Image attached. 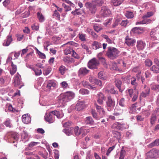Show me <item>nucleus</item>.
<instances>
[{"mask_svg": "<svg viewBox=\"0 0 159 159\" xmlns=\"http://www.w3.org/2000/svg\"><path fill=\"white\" fill-rule=\"evenodd\" d=\"M119 51L116 48L109 47L106 53L107 57L113 60L117 58L119 53Z\"/></svg>", "mask_w": 159, "mask_h": 159, "instance_id": "1", "label": "nucleus"}, {"mask_svg": "<svg viewBox=\"0 0 159 159\" xmlns=\"http://www.w3.org/2000/svg\"><path fill=\"white\" fill-rule=\"evenodd\" d=\"M106 103L107 110L108 111H111L113 109L115 106V102L111 96H109L107 97Z\"/></svg>", "mask_w": 159, "mask_h": 159, "instance_id": "2", "label": "nucleus"}, {"mask_svg": "<svg viewBox=\"0 0 159 159\" xmlns=\"http://www.w3.org/2000/svg\"><path fill=\"white\" fill-rule=\"evenodd\" d=\"M126 92L128 96L132 98L131 101L132 102H135L137 99L138 92L136 90H134L132 89H128L126 90Z\"/></svg>", "mask_w": 159, "mask_h": 159, "instance_id": "3", "label": "nucleus"}, {"mask_svg": "<svg viewBox=\"0 0 159 159\" xmlns=\"http://www.w3.org/2000/svg\"><path fill=\"white\" fill-rule=\"evenodd\" d=\"M99 65V61L96 58H93L89 61L88 66L90 69H97Z\"/></svg>", "mask_w": 159, "mask_h": 159, "instance_id": "4", "label": "nucleus"}, {"mask_svg": "<svg viewBox=\"0 0 159 159\" xmlns=\"http://www.w3.org/2000/svg\"><path fill=\"white\" fill-rule=\"evenodd\" d=\"M148 157L151 158H157L159 157V150L156 148H153L146 153Z\"/></svg>", "mask_w": 159, "mask_h": 159, "instance_id": "5", "label": "nucleus"}, {"mask_svg": "<svg viewBox=\"0 0 159 159\" xmlns=\"http://www.w3.org/2000/svg\"><path fill=\"white\" fill-rule=\"evenodd\" d=\"M100 14L101 16L104 17L108 16L111 14V11L108 7L103 6L101 8Z\"/></svg>", "mask_w": 159, "mask_h": 159, "instance_id": "6", "label": "nucleus"}, {"mask_svg": "<svg viewBox=\"0 0 159 159\" xmlns=\"http://www.w3.org/2000/svg\"><path fill=\"white\" fill-rule=\"evenodd\" d=\"M44 119L46 121L49 123H52L54 122L55 118L54 116L51 111L46 113L44 116Z\"/></svg>", "mask_w": 159, "mask_h": 159, "instance_id": "7", "label": "nucleus"}, {"mask_svg": "<svg viewBox=\"0 0 159 159\" xmlns=\"http://www.w3.org/2000/svg\"><path fill=\"white\" fill-rule=\"evenodd\" d=\"M67 99L63 94H61L59 97V100L58 102L59 106L60 107L64 106L66 102H69Z\"/></svg>", "mask_w": 159, "mask_h": 159, "instance_id": "8", "label": "nucleus"}, {"mask_svg": "<svg viewBox=\"0 0 159 159\" xmlns=\"http://www.w3.org/2000/svg\"><path fill=\"white\" fill-rule=\"evenodd\" d=\"M46 87L48 90L53 89L57 85L56 81L54 80H49L46 82Z\"/></svg>", "mask_w": 159, "mask_h": 159, "instance_id": "9", "label": "nucleus"}, {"mask_svg": "<svg viewBox=\"0 0 159 159\" xmlns=\"http://www.w3.org/2000/svg\"><path fill=\"white\" fill-rule=\"evenodd\" d=\"M85 6L87 8H88L89 11L92 14H94L95 12L96 9V7L92 3L89 2H87L85 4Z\"/></svg>", "mask_w": 159, "mask_h": 159, "instance_id": "10", "label": "nucleus"}, {"mask_svg": "<svg viewBox=\"0 0 159 159\" xmlns=\"http://www.w3.org/2000/svg\"><path fill=\"white\" fill-rule=\"evenodd\" d=\"M89 81L93 84H95L98 86L101 87L102 85V81L93 77H90L89 78Z\"/></svg>", "mask_w": 159, "mask_h": 159, "instance_id": "11", "label": "nucleus"}, {"mask_svg": "<svg viewBox=\"0 0 159 159\" xmlns=\"http://www.w3.org/2000/svg\"><path fill=\"white\" fill-rule=\"evenodd\" d=\"M19 56V52H12L9 55L7 60V62L8 63L12 59H15L18 58Z\"/></svg>", "mask_w": 159, "mask_h": 159, "instance_id": "12", "label": "nucleus"}, {"mask_svg": "<svg viewBox=\"0 0 159 159\" xmlns=\"http://www.w3.org/2000/svg\"><path fill=\"white\" fill-rule=\"evenodd\" d=\"M97 101L98 103L100 105L103 104V100L105 99V97L102 93H99L97 94Z\"/></svg>", "mask_w": 159, "mask_h": 159, "instance_id": "13", "label": "nucleus"}, {"mask_svg": "<svg viewBox=\"0 0 159 159\" xmlns=\"http://www.w3.org/2000/svg\"><path fill=\"white\" fill-rule=\"evenodd\" d=\"M9 135H10L11 138L14 140L13 141V143H15L14 146L16 147L17 145L16 141L19 139V135L16 133L14 132H11L9 134Z\"/></svg>", "mask_w": 159, "mask_h": 159, "instance_id": "14", "label": "nucleus"}, {"mask_svg": "<svg viewBox=\"0 0 159 159\" xmlns=\"http://www.w3.org/2000/svg\"><path fill=\"white\" fill-rule=\"evenodd\" d=\"M22 120L23 123L25 124H28L30 122L31 118L28 114H25L23 115L22 117Z\"/></svg>", "mask_w": 159, "mask_h": 159, "instance_id": "15", "label": "nucleus"}, {"mask_svg": "<svg viewBox=\"0 0 159 159\" xmlns=\"http://www.w3.org/2000/svg\"><path fill=\"white\" fill-rule=\"evenodd\" d=\"M63 94L65 97L68 100V101L73 98L75 96V93L71 91L67 92Z\"/></svg>", "mask_w": 159, "mask_h": 159, "instance_id": "16", "label": "nucleus"}, {"mask_svg": "<svg viewBox=\"0 0 159 159\" xmlns=\"http://www.w3.org/2000/svg\"><path fill=\"white\" fill-rule=\"evenodd\" d=\"M131 31L135 34H139L143 33L144 30L143 27H136L133 28Z\"/></svg>", "mask_w": 159, "mask_h": 159, "instance_id": "17", "label": "nucleus"}, {"mask_svg": "<svg viewBox=\"0 0 159 159\" xmlns=\"http://www.w3.org/2000/svg\"><path fill=\"white\" fill-rule=\"evenodd\" d=\"M135 40L130 38L129 36H126L125 38V43L129 46H133L135 43Z\"/></svg>", "mask_w": 159, "mask_h": 159, "instance_id": "18", "label": "nucleus"}, {"mask_svg": "<svg viewBox=\"0 0 159 159\" xmlns=\"http://www.w3.org/2000/svg\"><path fill=\"white\" fill-rule=\"evenodd\" d=\"M116 86L119 89V91L122 93L125 89V88L121 85L122 82L121 81L118 79L116 80L115 81Z\"/></svg>", "mask_w": 159, "mask_h": 159, "instance_id": "19", "label": "nucleus"}, {"mask_svg": "<svg viewBox=\"0 0 159 159\" xmlns=\"http://www.w3.org/2000/svg\"><path fill=\"white\" fill-rule=\"evenodd\" d=\"M146 44L143 41L138 40L137 42V47L139 50H143L145 48Z\"/></svg>", "mask_w": 159, "mask_h": 159, "instance_id": "20", "label": "nucleus"}, {"mask_svg": "<svg viewBox=\"0 0 159 159\" xmlns=\"http://www.w3.org/2000/svg\"><path fill=\"white\" fill-rule=\"evenodd\" d=\"M89 70L85 67H81L78 71V75L79 76H84L86 75L89 72Z\"/></svg>", "mask_w": 159, "mask_h": 159, "instance_id": "21", "label": "nucleus"}, {"mask_svg": "<svg viewBox=\"0 0 159 159\" xmlns=\"http://www.w3.org/2000/svg\"><path fill=\"white\" fill-rule=\"evenodd\" d=\"M123 112V110L120 109L119 112H115L113 115L114 116L116 120H119L122 118V114Z\"/></svg>", "mask_w": 159, "mask_h": 159, "instance_id": "22", "label": "nucleus"}, {"mask_svg": "<svg viewBox=\"0 0 159 159\" xmlns=\"http://www.w3.org/2000/svg\"><path fill=\"white\" fill-rule=\"evenodd\" d=\"M152 20L150 19H143L141 21H137L135 24L137 25H143L144 24H148L151 23Z\"/></svg>", "mask_w": 159, "mask_h": 159, "instance_id": "23", "label": "nucleus"}, {"mask_svg": "<svg viewBox=\"0 0 159 159\" xmlns=\"http://www.w3.org/2000/svg\"><path fill=\"white\" fill-rule=\"evenodd\" d=\"M12 40L11 36L8 35L6 39L4 40V42L3 43V45L4 46H8Z\"/></svg>", "mask_w": 159, "mask_h": 159, "instance_id": "24", "label": "nucleus"}, {"mask_svg": "<svg viewBox=\"0 0 159 159\" xmlns=\"http://www.w3.org/2000/svg\"><path fill=\"white\" fill-rule=\"evenodd\" d=\"M84 107V103L83 102H79L75 106V109L78 111L82 110Z\"/></svg>", "mask_w": 159, "mask_h": 159, "instance_id": "25", "label": "nucleus"}, {"mask_svg": "<svg viewBox=\"0 0 159 159\" xmlns=\"http://www.w3.org/2000/svg\"><path fill=\"white\" fill-rule=\"evenodd\" d=\"M20 75L18 73L14 78V84L15 86H19L20 84V80L19 77Z\"/></svg>", "mask_w": 159, "mask_h": 159, "instance_id": "26", "label": "nucleus"}, {"mask_svg": "<svg viewBox=\"0 0 159 159\" xmlns=\"http://www.w3.org/2000/svg\"><path fill=\"white\" fill-rule=\"evenodd\" d=\"M63 58V60L65 63H70L74 62V59L70 57L66 56Z\"/></svg>", "mask_w": 159, "mask_h": 159, "instance_id": "27", "label": "nucleus"}, {"mask_svg": "<svg viewBox=\"0 0 159 159\" xmlns=\"http://www.w3.org/2000/svg\"><path fill=\"white\" fill-rule=\"evenodd\" d=\"M53 115L56 116L58 118L60 119L63 116V114L61 111H59L56 110L51 111Z\"/></svg>", "mask_w": 159, "mask_h": 159, "instance_id": "28", "label": "nucleus"}, {"mask_svg": "<svg viewBox=\"0 0 159 159\" xmlns=\"http://www.w3.org/2000/svg\"><path fill=\"white\" fill-rule=\"evenodd\" d=\"M92 46L93 49L96 50L98 48H101L102 44L98 42L95 41L93 42Z\"/></svg>", "mask_w": 159, "mask_h": 159, "instance_id": "29", "label": "nucleus"}, {"mask_svg": "<svg viewBox=\"0 0 159 159\" xmlns=\"http://www.w3.org/2000/svg\"><path fill=\"white\" fill-rule=\"evenodd\" d=\"M28 139L29 135L25 131H23L21 134L22 140L26 141L28 140Z\"/></svg>", "mask_w": 159, "mask_h": 159, "instance_id": "30", "label": "nucleus"}, {"mask_svg": "<svg viewBox=\"0 0 159 159\" xmlns=\"http://www.w3.org/2000/svg\"><path fill=\"white\" fill-rule=\"evenodd\" d=\"M104 90L106 92L112 94H117L118 93L117 91L115 90L113 88L110 89L107 86L104 89Z\"/></svg>", "mask_w": 159, "mask_h": 159, "instance_id": "31", "label": "nucleus"}, {"mask_svg": "<svg viewBox=\"0 0 159 159\" xmlns=\"http://www.w3.org/2000/svg\"><path fill=\"white\" fill-rule=\"evenodd\" d=\"M124 0H111V3L114 6H118L120 5Z\"/></svg>", "mask_w": 159, "mask_h": 159, "instance_id": "32", "label": "nucleus"}, {"mask_svg": "<svg viewBox=\"0 0 159 159\" xmlns=\"http://www.w3.org/2000/svg\"><path fill=\"white\" fill-rule=\"evenodd\" d=\"M150 70L153 73L158 74L159 73V67L156 65H153L150 68Z\"/></svg>", "mask_w": 159, "mask_h": 159, "instance_id": "33", "label": "nucleus"}, {"mask_svg": "<svg viewBox=\"0 0 159 159\" xmlns=\"http://www.w3.org/2000/svg\"><path fill=\"white\" fill-rule=\"evenodd\" d=\"M159 146V139H156L153 142L149 144L148 145V147L149 148H152L154 146Z\"/></svg>", "mask_w": 159, "mask_h": 159, "instance_id": "34", "label": "nucleus"}, {"mask_svg": "<svg viewBox=\"0 0 159 159\" xmlns=\"http://www.w3.org/2000/svg\"><path fill=\"white\" fill-rule=\"evenodd\" d=\"M136 81V79L135 77H132L131 79V84L132 85L134 86V90H136L137 87L138 85Z\"/></svg>", "mask_w": 159, "mask_h": 159, "instance_id": "35", "label": "nucleus"}, {"mask_svg": "<svg viewBox=\"0 0 159 159\" xmlns=\"http://www.w3.org/2000/svg\"><path fill=\"white\" fill-rule=\"evenodd\" d=\"M150 89L147 87L144 91H143L141 94L140 96L141 97L145 98L148 96L150 92Z\"/></svg>", "mask_w": 159, "mask_h": 159, "instance_id": "36", "label": "nucleus"}, {"mask_svg": "<svg viewBox=\"0 0 159 159\" xmlns=\"http://www.w3.org/2000/svg\"><path fill=\"white\" fill-rule=\"evenodd\" d=\"M154 14V13L153 11L148 12L146 14L143 16L142 18L146 19L152 16Z\"/></svg>", "mask_w": 159, "mask_h": 159, "instance_id": "37", "label": "nucleus"}, {"mask_svg": "<svg viewBox=\"0 0 159 159\" xmlns=\"http://www.w3.org/2000/svg\"><path fill=\"white\" fill-rule=\"evenodd\" d=\"M66 70V67L63 65L60 66L59 68V72L62 75L64 74Z\"/></svg>", "mask_w": 159, "mask_h": 159, "instance_id": "38", "label": "nucleus"}, {"mask_svg": "<svg viewBox=\"0 0 159 159\" xmlns=\"http://www.w3.org/2000/svg\"><path fill=\"white\" fill-rule=\"evenodd\" d=\"M85 123L87 124L92 125L94 123V121L91 117L89 116L86 118Z\"/></svg>", "mask_w": 159, "mask_h": 159, "instance_id": "39", "label": "nucleus"}, {"mask_svg": "<svg viewBox=\"0 0 159 159\" xmlns=\"http://www.w3.org/2000/svg\"><path fill=\"white\" fill-rule=\"evenodd\" d=\"M151 89L152 90L156 92L159 91V85L157 84H152L151 86Z\"/></svg>", "mask_w": 159, "mask_h": 159, "instance_id": "40", "label": "nucleus"}, {"mask_svg": "<svg viewBox=\"0 0 159 159\" xmlns=\"http://www.w3.org/2000/svg\"><path fill=\"white\" fill-rule=\"evenodd\" d=\"M37 17L39 21L40 22H43L45 20L43 16L40 12H38L37 13Z\"/></svg>", "mask_w": 159, "mask_h": 159, "instance_id": "41", "label": "nucleus"}, {"mask_svg": "<svg viewBox=\"0 0 159 159\" xmlns=\"http://www.w3.org/2000/svg\"><path fill=\"white\" fill-rule=\"evenodd\" d=\"M156 33V30L155 29H152L150 32V35L151 37L154 40H155L156 38V36H155Z\"/></svg>", "mask_w": 159, "mask_h": 159, "instance_id": "42", "label": "nucleus"}, {"mask_svg": "<svg viewBox=\"0 0 159 159\" xmlns=\"http://www.w3.org/2000/svg\"><path fill=\"white\" fill-rule=\"evenodd\" d=\"M157 115L152 114L150 119V123L152 125L154 124L157 119Z\"/></svg>", "mask_w": 159, "mask_h": 159, "instance_id": "43", "label": "nucleus"}, {"mask_svg": "<svg viewBox=\"0 0 159 159\" xmlns=\"http://www.w3.org/2000/svg\"><path fill=\"white\" fill-rule=\"evenodd\" d=\"M80 134H81V136L82 137H84L87 134L88 132H89V129H84L83 127L81 128Z\"/></svg>", "mask_w": 159, "mask_h": 159, "instance_id": "44", "label": "nucleus"}, {"mask_svg": "<svg viewBox=\"0 0 159 159\" xmlns=\"http://www.w3.org/2000/svg\"><path fill=\"white\" fill-rule=\"evenodd\" d=\"M17 70L16 66L14 65L11 62V68L10 70V73L11 75H13L16 72Z\"/></svg>", "mask_w": 159, "mask_h": 159, "instance_id": "45", "label": "nucleus"}, {"mask_svg": "<svg viewBox=\"0 0 159 159\" xmlns=\"http://www.w3.org/2000/svg\"><path fill=\"white\" fill-rule=\"evenodd\" d=\"M112 134L113 137L116 138L118 140L120 139V132L115 131L113 132Z\"/></svg>", "mask_w": 159, "mask_h": 159, "instance_id": "46", "label": "nucleus"}, {"mask_svg": "<svg viewBox=\"0 0 159 159\" xmlns=\"http://www.w3.org/2000/svg\"><path fill=\"white\" fill-rule=\"evenodd\" d=\"M125 15L128 18H132L134 17L133 13L131 11H128L125 13Z\"/></svg>", "mask_w": 159, "mask_h": 159, "instance_id": "47", "label": "nucleus"}, {"mask_svg": "<svg viewBox=\"0 0 159 159\" xmlns=\"http://www.w3.org/2000/svg\"><path fill=\"white\" fill-rule=\"evenodd\" d=\"M120 123L116 122L112 125L111 128L114 129H120Z\"/></svg>", "mask_w": 159, "mask_h": 159, "instance_id": "48", "label": "nucleus"}, {"mask_svg": "<svg viewBox=\"0 0 159 159\" xmlns=\"http://www.w3.org/2000/svg\"><path fill=\"white\" fill-rule=\"evenodd\" d=\"M86 34H83L80 33L78 34V37L82 41H86Z\"/></svg>", "mask_w": 159, "mask_h": 159, "instance_id": "49", "label": "nucleus"}, {"mask_svg": "<svg viewBox=\"0 0 159 159\" xmlns=\"http://www.w3.org/2000/svg\"><path fill=\"white\" fill-rule=\"evenodd\" d=\"M51 68L48 67L45 69H44L43 71V74L45 75H48L51 71Z\"/></svg>", "mask_w": 159, "mask_h": 159, "instance_id": "50", "label": "nucleus"}, {"mask_svg": "<svg viewBox=\"0 0 159 159\" xmlns=\"http://www.w3.org/2000/svg\"><path fill=\"white\" fill-rule=\"evenodd\" d=\"M79 93L80 94L83 95L88 94L89 93V91L87 89H80L79 91Z\"/></svg>", "mask_w": 159, "mask_h": 159, "instance_id": "51", "label": "nucleus"}, {"mask_svg": "<svg viewBox=\"0 0 159 159\" xmlns=\"http://www.w3.org/2000/svg\"><path fill=\"white\" fill-rule=\"evenodd\" d=\"M63 131L67 135L69 136L72 134L71 129H63Z\"/></svg>", "mask_w": 159, "mask_h": 159, "instance_id": "52", "label": "nucleus"}, {"mask_svg": "<svg viewBox=\"0 0 159 159\" xmlns=\"http://www.w3.org/2000/svg\"><path fill=\"white\" fill-rule=\"evenodd\" d=\"M32 70L35 72L36 75H39L42 74V72L41 69H35L34 68H33Z\"/></svg>", "mask_w": 159, "mask_h": 159, "instance_id": "53", "label": "nucleus"}, {"mask_svg": "<svg viewBox=\"0 0 159 159\" xmlns=\"http://www.w3.org/2000/svg\"><path fill=\"white\" fill-rule=\"evenodd\" d=\"M81 128L79 129V127L78 126L76 127L74 129V133L75 135L78 136L80 134Z\"/></svg>", "mask_w": 159, "mask_h": 159, "instance_id": "54", "label": "nucleus"}, {"mask_svg": "<svg viewBox=\"0 0 159 159\" xmlns=\"http://www.w3.org/2000/svg\"><path fill=\"white\" fill-rule=\"evenodd\" d=\"M72 50V49L70 47H68L64 50V53L66 55H67L68 54H70L71 53Z\"/></svg>", "mask_w": 159, "mask_h": 159, "instance_id": "55", "label": "nucleus"}, {"mask_svg": "<svg viewBox=\"0 0 159 159\" xmlns=\"http://www.w3.org/2000/svg\"><path fill=\"white\" fill-rule=\"evenodd\" d=\"M125 151L123 148H122L120 152V156L119 159H124L125 156Z\"/></svg>", "mask_w": 159, "mask_h": 159, "instance_id": "56", "label": "nucleus"}, {"mask_svg": "<svg viewBox=\"0 0 159 159\" xmlns=\"http://www.w3.org/2000/svg\"><path fill=\"white\" fill-rule=\"evenodd\" d=\"M145 64L146 66L150 67L152 65V62L150 59H147L145 61Z\"/></svg>", "mask_w": 159, "mask_h": 159, "instance_id": "57", "label": "nucleus"}, {"mask_svg": "<svg viewBox=\"0 0 159 159\" xmlns=\"http://www.w3.org/2000/svg\"><path fill=\"white\" fill-rule=\"evenodd\" d=\"M141 72L140 71H139L138 73L136 74V77L138 80H139L140 79V77H141V81L142 83L143 84L145 80V79L142 76L140 77V75L141 74Z\"/></svg>", "mask_w": 159, "mask_h": 159, "instance_id": "58", "label": "nucleus"}, {"mask_svg": "<svg viewBox=\"0 0 159 159\" xmlns=\"http://www.w3.org/2000/svg\"><path fill=\"white\" fill-rule=\"evenodd\" d=\"M37 52L39 55V57L42 59H45L46 58L45 55L43 53L40 52L37 49Z\"/></svg>", "mask_w": 159, "mask_h": 159, "instance_id": "59", "label": "nucleus"}, {"mask_svg": "<svg viewBox=\"0 0 159 159\" xmlns=\"http://www.w3.org/2000/svg\"><path fill=\"white\" fill-rule=\"evenodd\" d=\"M102 37L106 39V42H107L109 43H112V40L109 38L108 36L105 35H103Z\"/></svg>", "mask_w": 159, "mask_h": 159, "instance_id": "60", "label": "nucleus"}, {"mask_svg": "<svg viewBox=\"0 0 159 159\" xmlns=\"http://www.w3.org/2000/svg\"><path fill=\"white\" fill-rule=\"evenodd\" d=\"M93 28L94 30L97 32H98L101 30L102 29V28L99 26L94 25L93 26Z\"/></svg>", "mask_w": 159, "mask_h": 159, "instance_id": "61", "label": "nucleus"}, {"mask_svg": "<svg viewBox=\"0 0 159 159\" xmlns=\"http://www.w3.org/2000/svg\"><path fill=\"white\" fill-rule=\"evenodd\" d=\"M125 99L124 98H121L119 101V105L122 107L125 106Z\"/></svg>", "mask_w": 159, "mask_h": 159, "instance_id": "62", "label": "nucleus"}, {"mask_svg": "<svg viewBox=\"0 0 159 159\" xmlns=\"http://www.w3.org/2000/svg\"><path fill=\"white\" fill-rule=\"evenodd\" d=\"M63 6L64 7L65 10L66 11H68L71 10L70 7L65 3L63 4Z\"/></svg>", "mask_w": 159, "mask_h": 159, "instance_id": "63", "label": "nucleus"}, {"mask_svg": "<svg viewBox=\"0 0 159 159\" xmlns=\"http://www.w3.org/2000/svg\"><path fill=\"white\" fill-rule=\"evenodd\" d=\"M145 75L146 78H150L152 76V74L149 70H147L145 73Z\"/></svg>", "mask_w": 159, "mask_h": 159, "instance_id": "64", "label": "nucleus"}]
</instances>
